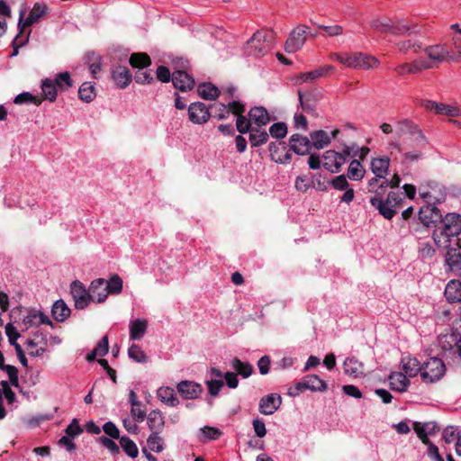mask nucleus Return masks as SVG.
<instances>
[{
	"mask_svg": "<svg viewBox=\"0 0 461 461\" xmlns=\"http://www.w3.org/2000/svg\"><path fill=\"white\" fill-rule=\"evenodd\" d=\"M461 233V217L456 213H447L444 221L434 227L432 239L438 249L452 246V239Z\"/></svg>",
	"mask_w": 461,
	"mask_h": 461,
	"instance_id": "f257e3e1",
	"label": "nucleus"
},
{
	"mask_svg": "<svg viewBox=\"0 0 461 461\" xmlns=\"http://www.w3.org/2000/svg\"><path fill=\"white\" fill-rule=\"evenodd\" d=\"M274 39L272 31H258L247 41L245 50L248 55L260 57L266 55L271 49Z\"/></svg>",
	"mask_w": 461,
	"mask_h": 461,
	"instance_id": "f03ea898",
	"label": "nucleus"
},
{
	"mask_svg": "<svg viewBox=\"0 0 461 461\" xmlns=\"http://www.w3.org/2000/svg\"><path fill=\"white\" fill-rule=\"evenodd\" d=\"M444 373V363L439 358L431 357L422 365L420 376L424 382L433 383L439 380Z\"/></svg>",
	"mask_w": 461,
	"mask_h": 461,
	"instance_id": "7ed1b4c3",
	"label": "nucleus"
},
{
	"mask_svg": "<svg viewBox=\"0 0 461 461\" xmlns=\"http://www.w3.org/2000/svg\"><path fill=\"white\" fill-rule=\"evenodd\" d=\"M308 30L309 28L305 25H299L294 29L285 42V51L294 53L301 50L309 33Z\"/></svg>",
	"mask_w": 461,
	"mask_h": 461,
	"instance_id": "20e7f679",
	"label": "nucleus"
},
{
	"mask_svg": "<svg viewBox=\"0 0 461 461\" xmlns=\"http://www.w3.org/2000/svg\"><path fill=\"white\" fill-rule=\"evenodd\" d=\"M419 219L427 227H435L444 221L440 211L434 204L421 206L419 211Z\"/></svg>",
	"mask_w": 461,
	"mask_h": 461,
	"instance_id": "39448f33",
	"label": "nucleus"
},
{
	"mask_svg": "<svg viewBox=\"0 0 461 461\" xmlns=\"http://www.w3.org/2000/svg\"><path fill=\"white\" fill-rule=\"evenodd\" d=\"M48 12L49 8L43 3H36L31 10L28 17L24 21L23 20V12H22L20 14V18L18 22V28L20 29V33L23 32L24 28L37 23L42 16L46 15Z\"/></svg>",
	"mask_w": 461,
	"mask_h": 461,
	"instance_id": "423d86ee",
	"label": "nucleus"
},
{
	"mask_svg": "<svg viewBox=\"0 0 461 461\" xmlns=\"http://www.w3.org/2000/svg\"><path fill=\"white\" fill-rule=\"evenodd\" d=\"M456 247L446 248L445 254V269L446 272L457 273L461 270V252L458 246V240H456Z\"/></svg>",
	"mask_w": 461,
	"mask_h": 461,
	"instance_id": "0eeeda50",
	"label": "nucleus"
},
{
	"mask_svg": "<svg viewBox=\"0 0 461 461\" xmlns=\"http://www.w3.org/2000/svg\"><path fill=\"white\" fill-rule=\"evenodd\" d=\"M71 295L77 309L86 308L92 301L89 296V290L86 291L84 285L79 281H74L71 284Z\"/></svg>",
	"mask_w": 461,
	"mask_h": 461,
	"instance_id": "6e6552de",
	"label": "nucleus"
},
{
	"mask_svg": "<svg viewBox=\"0 0 461 461\" xmlns=\"http://www.w3.org/2000/svg\"><path fill=\"white\" fill-rule=\"evenodd\" d=\"M428 58L435 63H443L451 61V51L446 45L436 44L428 46L424 49Z\"/></svg>",
	"mask_w": 461,
	"mask_h": 461,
	"instance_id": "1a4fd4ad",
	"label": "nucleus"
},
{
	"mask_svg": "<svg viewBox=\"0 0 461 461\" xmlns=\"http://www.w3.org/2000/svg\"><path fill=\"white\" fill-rule=\"evenodd\" d=\"M189 120L196 124L205 123L210 118L209 108L202 102L190 104L188 108Z\"/></svg>",
	"mask_w": 461,
	"mask_h": 461,
	"instance_id": "9d476101",
	"label": "nucleus"
},
{
	"mask_svg": "<svg viewBox=\"0 0 461 461\" xmlns=\"http://www.w3.org/2000/svg\"><path fill=\"white\" fill-rule=\"evenodd\" d=\"M176 389L183 398L188 400L198 398L203 391L200 384L187 380L178 383Z\"/></svg>",
	"mask_w": 461,
	"mask_h": 461,
	"instance_id": "9b49d317",
	"label": "nucleus"
},
{
	"mask_svg": "<svg viewBox=\"0 0 461 461\" xmlns=\"http://www.w3.org/2000/svg\"><path fill=\"white\" fill-rule=\"evenodd\" d=\"M290 149L298 155H306L309 153L312 141L308 137L298 133L293 134L289 139Z\"/></svg>",
	"mask_w": 461,
	"mask_h": 461,
	"instance_id": "f8f14e48",
	"label": "nucleus"
},
{
	"mask_svg": "<svg viewBox=\"0 0 461 461\" xmlns=\"http://www.w3.org/2000/svg\"><path fill=\"white\" fill-rule=\"evenodd\" d=\"M89 296L93 302L104 303L107 298L108 292L105 287V279L97 278L92 281L89 285Z\"/></svg>",
	"mask_w": 461,
	"mask_h": 461,
	"instance_id": "ddd939ff",
	"label": "nucleus"
},
{
	"mask_svg": "<svg viewBox=\"0 0 461 461\" xmlns=\"http://www.w3.org/2000/svg\"><path fill=\"white\" fill-rule=\"evenodd\" d=\"M296 389L298 391L311 390L322 392L327 389V385L318 375H309L296 384Z\"/></svg>",
	"mask_w": 461,
	"mask_h": 461,
	"instance_id": "4468645a",
	"label": "nucleus"
},
{
	"mask_svg": "<svg viewBox=\"0 0 461 461\" xmlns=\"http://www.w3.org/2000/svg\"><path fill=\"white\" fill-rule=\"evenodd\" d=\"M282 398L277 393H270L261 398L259 411L265 415L273 414L281 405Z\"/></svg>",
	"mask_w": 461,
	"mask_h": 461,
	"instance_id": "2eb2a0df",
	"label": "nucleus"
},
{
	"mask_svg": "<svg viewBox=\"0 0 461 461\" xmlns=\"http://www.w3.org/2000/svg\"><path fill=\"white\" fill-rule=\"evenodd\" d=\"M334 71L332 66L327 65L324 67L318 68L312 71L301 73L295 77V84L301 85L303 83H312L316 79L325 76L328 72Z\"/></svg>",
	"mask_w": 461,
	"mask_h": 461,
	"instance_id": "dca6fc26",
	"label": "nucleus"
},
{
	"mask_svg": "<svg viewBox=\"0 0 461 461\" xmlns=\"http://www.w3.org/2000/svg\"><path fill=\"white\" fill-rule=\"evenodd\" d=\"M322 158V166L325 169L331 173H338L340 171L343 166V159L339 155V152L330 149L324 152Z\"/></svg>",
	"mask_w": 461,
	"mask_h": 461,
	"instance_id": "f3484780",
	"label": "nucleus"
},
{
	"mask_svg": "<svg viewBox=\"0 0 461 461\" xmlns=\"http://www.w3.org/2000/svg\"><path fill=\"white\" fill-rule=\"evenodd\" d=\"M174 86L180 91L191 90L194 86V79L183 70H176L172 74Z\"/></svg>",
	"mask_w": 461,
	"mask_h": 461,
	"instance_id": "a211bd4d",
	"label": "nucleus"
},
{
	"mask_svg": "<svg viewBox=\"0 0 461 461\" xmlns=\"http://www.w3.org/2000/svg\"><path fill=\"white\" fill-rule=\"evenodd\" d=\"M370 203L378 210L385 219L391 220L396 213V209L392 203L382 197L374 196L370 199Z\"/></svg>",
	"mask_w": 461,
	"mask_h": 461,
	"instance_id": "6ab92c4d",
	"label": "nucleus"
},
{
	"mask_svg": "<svg viewBox=\"0 0 461 461\" xmlns=\"http://www.w3.org/2000/svg\"><path fill=\"white\" fill-rule=\"evenodd\" d=\"M112 77L116 86L125 88L131 81V74L128 68L118 66L112 71Z\"/></svg>",
	"mask_w": 461,
	"mask_h": 461,
	"instance_id": "aec40b11",
	"label": "nucleus"
},
{
	"mask_svg": "<svg viewBox=\"0 0 461 461\" xmlns=\"http://www.w3.org/2000/svg\"><path fill=\"white\" fill-rule=\"evenodd\" d=\"M459 335L460 334L456 331L439 335L438 338V346L445 352L451 350L456 351Z\"/></svg>",
	"mask_w": 461,
	"mask_h": 461,
	"instance_id": "412c9836",
	"label": "nucleus"
},
{
	"mask_svg": "<svg viewBox=\"0 0 461 461\" xmlns=\"http://www.w3.org/2000/svg\"><path fill=\"white\" fill-rule=\"evenodd\" d=\"M23 322L26 329L38 326L40 324L52 325L51 321L47 315H44L41 312L30 311L28 314L23 318Z\"/></svg>",
	"mask_w": 461,
	"mask_h": 461,
	"instance_id": "4be33fe9",
	"label": "nucleus"
},
{
	"mask_svg": "<svg viewBox=\"0 0 461 461\" xmlns=\"http://www.w3.org/2000/svg\"><path fill=\"white\" fill-rule=\"evenodd\" d=\"M344 373L354 377L358 378L364 375V365L356 357H348L343 364Z\"/></svg>",
	"mask_w": 461,
	"mask_h": 461,
	"instance_id": "5701e85b",
	"label": "nucleus"
},
{
	"mask_svg": "<svg viewBox=\"0 0 461 461\" xmlns=\"http://www.w3.org/2000/svg\"><path fill=\"white\" fill-rule=\"evenodd\" d=\"M148 321L145 319H135L129 324L130 338L132 340H140L147 331Z\"/></svg>",
	"mask_w": 461,
	"mask_h": 461,
	"instance_id": "b1692460",
	"label": "nucleus"
},
{
	"mask_svg": "<svg viewBox=\"0 0 461 461\" xmlns=\"http://www.w3.org/2000/svg\"><path fill=\"white\" fill-rule=\"evenodd\" d=\"M249 119L258 127L265 126L270 122V116L267 109L262 106H256L250 109Z\"/></svg>",
	"mask_w": 461,
	"mask_h": 461,
	"instance_id": "393cba45",
	"label": "nucleus"
},
{
	"mask_svg": "<svg viewBox=\"0 0 461 461\" xmlns=\"http://www.w3.org/2000/svg\"><path fill=\"white\" fill-rule=\"evenodd\" d=\"M399 131L401 134L408 133L412 136L417 135L416 140L418 141V145H424L426 143V140L422 132L410 121H403L400 122Z\"/></svg>",
	"mask_w": 461,
	"mask_h": 461,
	"instance_id": "a878e982",
	"label": "nucleus"
},
{
	"mask_svg": "<svg viewBox=\"0 0 461 461\" xmlns=\"http://www.w3.org/2000/svg\"><path fill=\"white\" fill-rule=\"evenodd\" d=\"M407 375L401 372H394L389 375L390 387L398 392H405L410 384Z\"/></svg>",
	"mask_w": 461,
	"mask_h": 461,
	"instance_id": "bb28decb",
	"label": "nucleus"
},
{
	"mask_svg": "<svg viewBox=\"0 0 461 461\" xmlns=\"http://www.w3.org/2000/svg\"><path fill=\"white\" fill-rule=\"evenodd\" d=\"M330 58L343 64L347 68L357 69L359 52L356 53H332Z\"/></svg>",
	"mask_w": 461,
	"mask_h": 461,
	"instance_id": "cd10ccee",
	"label": "nucleus"
},
{
	"mask_svg": "<svg viewBox=\"0 0 461 461\" xmlns=\"http://www.w3.org/2000/svg\"><path fill=\"white\" fill-rule=\"evenodd\" d=\"M389 186V180L386 177H379L375 176L368 181L367 190L374 193L377 197H382L384 189Z\"/></svg>",
	"mask_w": 461,
	"mask_h": 461,
	"instance_id": "c85d7f7f",
	"label": "nucleus"
},
{
	"mask_svg": "<svg viewBox=\"0 0 461 461\" xmlns=\"http://www.w3.org/2000/svg\"><path fill=\"white\" fill-rule=\"evenodd\" d=\"M444 294L449 303L461 302V282L458 280L449 281Z\"/></svg>",
	"mask_w": 461,
	"mask_h": 461,
	"instance_id": "c756f323",
	"label": "nucleus"
},
{
	"mask_svg": "<svg viewBox=\"0 0 461 461\" xmlns=\"http://www.w3.org/2000/svg\"><path fill=\"white\" fill-rule=\"evenodd\" d=\"M158 398L165 404L175 407L179 404V400L173 388L168 386L160 387L157 392Z\"/></svg>",
	"mask_w": 461,
	"mask_h": 461,
	"instance_id": "7c9ffc66",
	"label": "nucleus"
},
{
	"mask_svg": "<svg viewBox=\"0 0 461 461\" xmlns=\"http://www.w3.org/2000/svg\"><path fill=\"white\" fill-rule=\"evenodd\" d=\"M310 138L312 141V146L316 149H321L327 147L331 141L330 134L323 130H319L311 132Z\"/></svg>",
	"mask_w": 461,
	"mask_h": 461,
	"instance_id": "2f4dec72",
	"label": "nucleus"
},
{
	"mask_svg": "<svg viewBox=\"0 0 461 461\" xmlns=\"http://www.w3.org/2000/svg\"><path fill=\"white\" fill-rule=\"evenodd\" d=\"M389 158H376L371 161V170L375 176L379 177H385L389 169Z\"/></svg>",
	"mask_w": 461,
	"mask_h": 461,
	"instance_id": "473e14b6",
	"label": "nucleus"
},
{
	"mask_svg": "<svg viewBox=\"0 0 461 461\" xmlns=\"http://www.w3.org/2000/svg\"><path fill=\"white\" fill-rule=\"evenodd\" d=\"M402 366L404 374L409 377H414L420 372L421 374V366L415 357H403L402 358Z\"/></svg>",
	"mask_w": 461,
	"mask_h": 461,
	"instance_id": "72a5a7b5",
	"label": "nucleus"
},
{
	"mask_svg": "<svg viewBox=\"0 0 461 461\" xmlns=\"http://www.w3.org/2000/svg\"><path fill=\"white\" fill-rule=\"evenodd\" d=\"M113 438H119L120 444L123 451L131 457L135 458L138 456L139 450L136 444L128 437L120 438V434H108Z\"/></svg>",
	"mask_w": 461,
	"mask_h": 461,
	"instance_id": "f704fd0d",
	"label": "nucleus"
},
{
	"mask_svg": "<svg viewBox=\"0 0 461 461\" xmlns=\"http://www.w3.org/2000/svg\"><path fill=\"white\" fill-rule=\"evenodd\" d=\"M198 95L205 100H215L220 95V90L212 83H203L198 86Z\"/></svg>",
	"mask_w": 461,
	"mask_h": 461,
	"instance_id": "c9c22d12",
	"label": "nucleus"
},
{
	"mask_svg": "<svg viewBox=\"0 0 461 461\" xmlns=\"http://www.w3.org/2000/svg\"><path fill=\"white\" fill-rule=\"evenodd\" d=\"M231 367L235 370L237 375H241L243 378L249 377L253 372L254 367L249 362H243L238 357H234L230 362Z\"/></svg>",
	"mask_w": 461,
	"mask_h": 461,
	"instance_id": "e433bc0d",
	"label": "nucleus"
},
{
	"mask_svg": "<svg viewBox=\"0 0 461 461\" xmlns=\"http://www.w3.org/2000/svg\"><path fill=\"white\" fill-rule=\"evenodd\" d=\"M26 345L29 348V355L32 357H41L46 351L47 347V338L45 336H41L40 341H35L34 339H29L26 341Z\"/></svg>",
	"mask_w": 461,
	"mask_h": 461,
	"instance_id": "4c0bfd02",
	"label": "nucleus"
},
{
	"mask_svg": "<svg viewBox=\"0 0 461 461\" xmlns=\"http://www.w3.org/2000/svg\"><path fill=\"white\" fill-rule=\"evenodd\" d=\"M52 316L57 321H64L70 314V309L63 300H58L52 306Z\"/></svg>",
	"mask_w": 461,
	"mask_h": 461,
	"instance_id": "58836bf2",
	"label": "nucleus"
},
{
	"mask_svg": "<svg viewBox=\"0 0 461 461\" xmlns=\"http://www.w3.org/2000/svg\"><path fill=\"white\" fill-rule=\"evenodd\" d=\"M57 86V84L50 78L42 80L41 90L44 98L50 102H54L57 99L58 95Z\"/></svg>",
	"mask_w": 461,
	"mask_h": 461,
	"instance_id": "ea45409f",
	"label": "nucleus"
},
{
	"mask_svg": "<svg viewBox=\"0 0 461 461\" xmlns=\"http://www.w3.org/2000/svg\"><path fill=\"white\" fill-rule=\"evenodd\" d=\"M398 50L406 54L409 50H412L414 53H418L420 50L423 48V44L416 39H409L398 41L396 43Z\"/></svg>",
	"mask_w": 461,
	"mask_h": 461,
	"instance_id": "a19ab883",
	"label": "nucleus"
},
{
	"mask_svg": "<svg viewBox=\"0 0 461 461\" xmlns=\"http://www.w3.org/2000/svg\"><path fill=\"white\" fill-rule=\"evenodd\" d=\"M268 133L258 128H252L249 131V142L253 147H259L268 140Z\"/></svg>",
	"mask_w": 461,
	"mask_h": 461,
	"instance_id": "79ce46f5",
	"label": "nucleus"
},
{
	"mask_svg": "<svg viewBox=\"0 0 461 461\" xmlns=\"http://www.w3.org/2000/svg\"><path fill=\"white\" fill-rule=\"evenodd\" d=\"M78 97L86 103L92 102L95 97V86L91 82L83 83L78 89Z\"/></svg>",
	"mask_w": 461,
	"mask_h": 461,
	"instance_id": "37998d69",
	"label": "nucleus"
},
{
	"mask_svg": "<svg viewBox=\"0 0 461 461\" xmlns=\"http://www.w3.org/2000/svg\"><path fill=\"white\" fill-rule=\"evenodd\" d=\"M147 422L152 432H158L164 425V417L159 411H152L147 418Z\"/></svg>",
	"mask_w": 461,
	"mask_h": 461,
	"instance_id": "c03bdc74",
	"label": "nucleus"
},
{
	"mask_svg": "<svg viewBox=\"0 0 461 461\" xmlns=\"http://www.w3.org/2000/svg\"><path fill=\"white\" fill-rule=\"evenodd\" d=\"M420 32V27L418 25H408L404 23H392L390 33L393 34H411Z\"/></svg>",
	"mask_w": 461,
	"mask_h": 461,
	"instance_id": "a18cd8bd",
	"label": "nucleus"
},
{
	"mask_svg": "<svg viewBox=\"0 0 461 461\" xmlns=\"http://www.w3.org/2000/svg\"><path fill=\"white\" fill-rule=\"evenodd\" d=\"M151 60L148 54L144 52H137L131 55L130 64L133 68H143L150 65Z\"/></svg>",
	"mask_w": 461,
	"mask_h": 461,
	"instance_id": "49530a36",
	"label": "nucleus"
},
{
	"mask_svg": "<svg viewBox=\"0 0 461 461\" xmlns=\"http://www.w3.org/2000/svg\"><path fill=\"white\" fill-rule=\"evenodd\" d=\"M414 432H438L441 430L440 426L436 421L427 422H411Z\"/></svg>",
	"mask_w": 461,
	"mask_h": 461,
	"instance_id": "de8ad7c7",
	"label": "nucleus"
},
{
	"mask_svg": "<svg viewBox=\"0 0 461 461\" xmlns=\"http://www.w3.org/2000/svg\"><path fill=\"white\" fill-rule=\"evenodd\" d=\"M122 279L118 275H113L111 278L106 281L105 280V287L108 292V294H118L122 290Z\"/></svg>",
	"mask_w": 461,
	"mask_h": 461,
	"instance_id": "09e8293b",
	"label": "nucleus"
},
{
	"mask_svg": "<svg viewBox=\"0 0 461 461\" xmlns=\"http://www.w3.org/2000/svg\"><path fill=\"white\" fill-rule=\"evenodd\" d=\"M365 169L363 168L360 161L353 159L348 169V176L353 180H360L364 177Z\"/></svg>",
	"mask_w": 461,
	"mask_h": 461,
	"instance_id": "8fccbe9b",
	"label": "nucleus"
},
{
	"mask_svg": "<svg viewBox=\"0 0 461 461\" xmlns=\"http://www.w3.org/2000/svg\"><path fill=\"white\" fill-rule=\"evenodd\" d=\"M379 65V60L369 55L359 52V59L357 62V69H371Z\"/></svg>",
	"mask_w": 461,
	"mask_h": 461,
	"instance_id": "3c124183",
	"label": "nucleus"
},
{
	"mask_svg": "<svg viewBox=\"0 0 461 461\" xmlns=\"http://www.w3.org/2000/svg\"><path fill=\"white\" fill-rule=\"evenodd\" d=\"M128 356L131 359L138 363L148 362V357L141 348L137 344H132L128 349Z\"/></svg>",
	"mask_w": 461,
	"mask_h": 461,
	"instance_id": "603ef678",
	"label": "nucleus"
},
{
	"mask_svg": "<svg viewBox=\"0 0 461 461\" xmlns=\"http://www.w3.org/2000/svg\"><path fill=\"white\" fill-rule=\"evenodd\" d=\"M393 22L387 18H375L370 22V26L381 32H390Z\"/></svg>",
	"mask_w": 461,
	"mask_h": 461,
	"instance_id": "864d4df0",
	"label": "nucleus"
},
{
	"mask_svg": "<svg viewBox=\"0 0 461 461\" xmlns=\"http://www.w3.org/2000/svg\"><path fill=\"white\" fill-rule=\"evenodd\" d=\"M394 70L400 76H405L407 74H419V68L415 60H413L411 63L399 64L394 68Z\"/></svg>",
	"mask_w": 461,
	"mask_h": 461,
	"instance_id": "5fc2aeb1",
	"label": "nucleus"
},
{
	"mask_svg": "<svg viewBox=\"0 0 461 461\" xmlns=\"http://www.w3.org/2000/svg\"><path fill=\"white\" fill-rule=\"evenodd\" d=\"M269 134L276 139H283L287 134V126L285 122H276L269 128Z\"/></svg>",
	"mask_w": 461,
	"mask_h": 461,
	"instance_id": "6e6d98bb",
	"label": "nucleus"
},
{
	"mask_svg": "<svg viewBox=\"0 0 461 461\" xmlns=\"http://www.w3.org/2000/svg\"><path fill=\"white\" fill-rule=\"evenodd\" d=\"M208 393L211 396L215 397L219 394L221 389L224 386V381L222 379H208L205 382Z\"/></svg>",
	"mask_w": 461,
	"mask_h": 461,
	"instance_id": "4d7b16f0",
	"label": "nucleus"
},
{
	"mask_svg": "<svg viewBox=\"0 0 461 461\" xmlns=\"http://www.w3.org/2000/svg\"><path fill=\"white\" fill-rule=\"evenodd\" d=\"M147 445L149 450L160 452L163 450V442L158 434H150L147 439Z\"/></svg>",
	"mask_w": 461,
	"mask_h": 461,
	"instance_id": "13d9d810",
	"label": "nucleus"
},
{
	"mask_svg": "<svg viewBox=\"0 0 461 461\" xmlns=\"http://www.w3.org/2000/svg\"><path fill=\"white\" fill-rule=\"evenodd\" d=\"M58 87L60 89L69 88L73 86V82L71 80L70 75L68 72H62L57 75L55 80H53Z\"/></svg>",
	"mask_w": 461,
	"mask_h": 461,
	"instance_id": "bf43d9fd",
	"label": "nucleus"
},
{
	"mask_svg": "<svg viewBox=\"0 0 461 461\" xmlns=\"http://www.w3.org/2000/svg\"><path fill=\"white\" fill-rule=\"evenodd\" d=\"M436 113L445 114L451 117H457L460 115V110L455 106H450L445 104H438L437 106Z\"/></svg>",
	"mask_w": 461,
	"mask_h": 461,
	"instance_id": "052dcab7",
	"label": "nucleus"
},
{
	"mask_svg": "<svg viewBox=\"0 0 461 461\" xmlns=\"http://www.w3.org/2000/svg\"><path fill=\"white\" fill-rule=\"evenodd\" d=\"M436 253V249L428 241H421L419 245V255L422 258H430Z\"/></svg>",
	"mask_w": 461,
	"mask_h": 461,
	"instance_id": "680f3d73",
	"label": "nucleus"
},
{
	"mask_svg": "<svg viewBox=\"0 0 461 461\" xmlns=\"http://www.w3.org/2000/svg\"><path fill=\"white\" fill-rule=\"evenodd\" d=\"M453 41V51L451 52V61L460 62L461 61V36H454Z\"/></svg>",
	"mask_w": 461,
	"mask_h": 461,
	"instance_id": "e2e57ef3",
	"label": "nucleus"
},
{
	"mask_svg": "<svg viewBox=\"0 0 461 461\" xmlns=\"http://www.w3.org/2000/svg\"><path fill=\"white\" fill-rule=\"evenodd\" d=\"M236 127H237V130L241 134L247 133V132L250 131L252 129L251 121H250V119H247L243 115H240L237 117Z\"/></svg>",
	"mask_w": 461,
	"mask_h": 461,
	"instance_id": "0e129e2a",
	"label": "nucleus"
},
{
	"mask_svg": "<svg viewBox=\"0 0 461 461\" xmlns=\"http://www.w3.org/2000/svg\"><path fill=\"white\" fill-rule=\"evenodd\" d=\"M17 104H22L24 103H34L39 105L41 104V100L33 96L32 94L28 92H23L15 96L14 101Z\"/></svg>",
	"mask_w": 461,
	"mask_h": 461,
	"instance_id": "69168bd1",
	"label": "nucleus"
},
{
	"mask_svg": "<svg viewBox=\"0 0 461 461\" xmlns=\"http://www.w3.org/2000/svg\"><path fill=\"white\" fill-rule=\"evenodd\" d=\"M211 109H212L214 116L219 120L226 119L230 114V110L224 104H213L211 106Z\"/></svg>",
	"mask_w": 461,
	"mask_h": 461,
	"instance_id": "338daca9",
	"label": "nucleus"
},
{
	"mask_svg": "<svg viewBox=\"0 0 461 461\" xmlns=\"http://www.w3.org/2000/svg\"><path fill=\"white\" fill-rule=\"evenodd\" d=\"M330 184L337 190L345 191L349 187V184L344 175H340L333 178Z\"/></svg>",
	"mask_w": 461,
	"mask_h": 461,
	"instance_id": "774afa93",
	"label": "nucleus"
}]
</instances>
